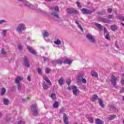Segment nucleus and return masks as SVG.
Returning a JSON list of instances; mask_svg holds the SVG:
<instances>
[{"instance_id": "1", "label": "nucleus", "mask_w": 124, "mask_h": 124, "mask_svg": "<svg viewBox=\"0 0 124 124\" xmlns=\"http://www.w3.org/2000/svg\"><path fill=\"white\" fill-rule=\"evenodd\" d=\"M51 14L54 17H55L57 19H59L60 17L59 15L58 14V11L60 10V8L58 6L51 7L50 8Z\"/></svg>"}, {"instance_id": "2", "label": "nucleus", "mask_w": 124, "mask_h": 124, "mask_svg": "<svg viewBox=\"0 0 124 124\" xmlns=\"http://www.w3.org/2000/svg\"><path fill=\"white\" fill-rule=\"evenodd\" d=\"M119 78L112 75L110 78V82H111V85H113L114 87L117 88L118 86L117 85V81H118Z\"/></svg>"}, {"instance_id": "3", "label": "nucleus", "mask_w": 124, "mask_h": 124, "mask_svg": "<svg viewBox=\"0 0 124 124\" xmlns=\"http://www.w3.org/2000/svg\"><path fill=\"white\" fill-rule=\"evenodd\" d=\"M31 111L33 116H38V108L36 105H32L31 107Z\"/></svg>"}, {"instance_id": "4", "label": "nucleus", "mask_w": 124, "mask_h": 124, "mask_svg": "<svg viewBox=\"0 0 124 124\" xmlns=\"http://www.w3.org/2000/svg\"><path fill=\"white\" fill-rule=\"evenodd\" d=\"M86 38L91 42V43H95V39L94 38L93 36L90 33L86 34Z\"/></svg>"}, {"instance_id": "5", "label": "nucleus", "mask_w": 124, "mask_h": 124, "mask_svg": "<svg viewBox=\"0 0 124 124\" xmlns=\"http://www.w3.org/2000/svg\"><path fill=\"white\" fill-rule=\"evenodd\" d=\"M26 30V27H25V24H19L16 28V31L18 32H22L23 31H25Z\"/></svg>"}, {"instance_id": "6", "label": "nucleus", "mask_w": 124, "mask_h": 124, "mask_svg": "<svg viewBox=\"0 0 124 124\" xmlns=\"http://www.w3.org/2000/svg\"><path fill=\"white\" fill-rule=\"evenodd\" d=\"M83 14H92L93 12H94L95 10H90L87 9L83 8L81 9Z\"/></svg>"}, {"instance_id": "7", "label": "nucleus", "mask_w": 124, "mask_h": 124, "mask_svg": "<svg viewBox=\"0 0 124 124\" xmlns=\"http://www.w3.org/2000/svg\"><path fill=\"white\" fill-rule=\"evenodd\" d=\"M7 31H8V30L4 29L2 30V31L1 32V39H3V40L5 39V36H6V33L7 32Z\"/></svg>"}, {"instance_id": "8", "label": "nucleus", "mask_w": 124, "mask_h": 124, "mask_svg": "<svg viewBox=\"0 0 124 124\" xmlns=\"http://www.w3.org/2000/svg\"><path fill=\"white\" fill-rule=\"evenodd\" d=\"M42 35L46 41H48V40H46V37H48L50 35L49 32L46 30H44L42 32Z\"/></svg>"}, {"instance_id": "9", "label": "nucleus", "mask_w": 124, "mask_h": 124, "mask_svg": "<svg viewBox=\"0 0 124 124\" xmlns=\"http://www.w3.org/2000/svg\"><path fill=\"white\" fill-rule=\"evenodd\" d=\"M27 49L30 51V52L31 54H33V55H37V52H36L35 50H33V49H32V47L28 46Z\"/></svg>"}, {"instance_id": "10", "label": "nucleus", "mask_w": 124, "mask_h": 124, "mask_svg": "<svg viewBox=\"0 0 124 124\" xmlns=\"http://www.w3.org/2000/svg\"><path fill=\"white\" fill-rule=\"evenodd\" d=\"M67 13H68V14H73V13L77 14V13H78V11L74 10V9H68L67 10Z\"/></svg>"}, {"instance_id": "11", "label": "nucleus", "mask_w": 124, "mask_h": 124, "mask_svg": "<svg viewBox=\"0 0 124 124\" xmlns=\"http://www.w3.org/2000/svg\"><path fill=\"white\" fill-rule=\"evenodd\" d=\"M23 77L18 76L16 78L14 81H15V82L17 84H20V82H21V81H23Z\"/></svg>"}, {"instance_id": "12", "label": "nucleus", "mask_w": 124, "mask_h": 124, "mask_svg": "<svg viewBox=\"0 0 124 124\" xmlns=\"http://www.w3.org/2000/svg\"><path fill=\"white\" fill-rule=\"evenodd\" d=\"M72 89H73V94L77 95V93H79V90L77 89V87L76 86H72Z\"/></svg>"}, {"instance_id": "13", "label": "nucleus", "mask_w": 124, "mask_h": 124, "mask_svg": "<svg viewBox=\"0 0 124 124\" xmlns=\"http://www.w3.org/2000/svg\"><path fill=\"white\" fill-rule=\"evenodd\" d=\"M24 65L25 66H27V67H30V62H29V61H28V59H27L26 57H24Z\"/></svg>"}, {"instance_id": "14", "label": "nucleus", "mask_w": 124, "mask_h": 124, "mask_svg": "<svg viewBox=\"0 0 124 124\" xmlns=\"http://www.w3.org/2000/svg\"><path fill=\"white\" fill-rule=\"evenodd\" d=\"M53 64H56V63H58V64H60L62 65V60L58 59L57 60H54L52 62Z\"/></svg>"}, {"instance_id": "15", "label": "nucleus", "mask_w": 124, "mask_h": 124, "mask_svg": "<svg viewBox=\"0 0 124 124\" xmlns=\"http://www.w3.org/2000/svg\"><path fill=\"white\" fill-rule=\"evenodd\" d=\"M63 121L65 124H68V118L66 116V114H64L63 117Z\"/></svg>"}, {"instance_id": "16", "label": "nucleus", "mask_w": 124, "mask_h": 124, "mask_svg": "<svg viewBox=\"0 0 124 124\" xmlns=\"http://www.w3.org/2000/svg\"><path fill=\"white\" fill-rule=\"evenodd\" d=\"M44 79L47 83L48 84H49V85H52V82H51V81H50V79L47 77L45 76L44 77Z\"/></svg>"}, {"instance_id": "17", "label": "nucleus", "mask_w": 124, "mask_h": 124, "mask_svg": "<svg viewBox=\"0 0 124 124\" xmlns=\"http://www.w3.org/2000/svg\"><path fill=\"white\" fill-rule=\"evenodd\" d=\"M98 102H99V104L100 105V106H101V107H102V108H104V105L103 104V101H102V100L100 98L98 99Z\"/></svg>"}, {"instance_id": "18", "label": "nucleus", "mask_w": 124, "mask_h": 124, "mask_svg": "<svg viewBox=\"0 0 124 124\" xmlns=\"http://www.w3.org/2000/svg\"><path fill=\"white\" fill-rule=\"evenodd\" d=\"M72 62V61L69 59H66L64 62L63 63H65V64H71V63Z\"/></svg>"}, {"instance_id": "19", "label": "nucleus", "mask_w": 124, "mask_h": 124, "mask_svg": "<svg viewBox=\"0 0 124 124\" xmlns=\"http://www.w3.org/2000/svg\"><path fill=\"white\" fill-rule=\"evenodd\" d=\"M3 102L4 105H8L9 104V100L8 99L4 98Z\"/></svg>"}, {"instance_id": "20", "label": "nucleus", "mask_w": 124, "mask_h": 124, "mask_svg": "<svg viewBox=\"0 0 124 124\" xmlns=\"http://www.w3.org/2000/svg\"><path fill=\"white\" fill-rule=\"evenodd\" d=\"M43 87L44 90H47L49 88V86H48L45 82H44L43 83Z\"/></svg>"}, {"instance_id": "21", "label": "nucleus", "mask_w": 124, "mask_h": 124, "mask_svg": "<svg viewBox=\"0 0 124 124\" xmlns=\"http://www.w3.org/2000/svg\"><path fill=\"white\" fill-rule=\"evenodd\" d=\"M91 75L93 77H98V75H97V73L94 71H91Z\"/></svg>"}, {"instance_id": "22", "label": "nucleus", "mask_w": 124, "mask_h": 124, "mask_svg": "<svg viewBox=\"0 0 124 124\" xmlns=\"http://www.w3.org/2000/svg\"><path fill=\"white\" fill-rule=\"evenodd\" d=\"M58 82H59V85H63V84H64V80H63V78H61L59 79Z\"/></svg>"}, {"instance_id": "23", "label": "nucleus", "mask_w": 124, "mask_h": 124, "mask_svg": "<svg viewBox=\"0 0 124 124\" xmlns=\"http://www.w3.org/2000/svg\"><path fill=\"white\" fill-rule=\"evenodd\" d=\"M6 92V89L4 88H2L1 89L0 95H4L5 92Z\"/></svg>"}, {"instance_id": "24", "label": "nucleus", "mask_w": 124, "mask_h": 124, "mask_svg": "<svg viewBox=\"0 0 124 124\" xmlns=\"http://www.w3.org/2000/svg\"><path fill=\"white\" fill-rule=\"evenodd\" d=\"M110 29L111 31H117L118 30V27H117V26L115 25H112L110 27Z\"/></svg>"}, {"instance_id": "25", "label": "nucleus", "mask_w": 124, "mask_h": 124, "mask_svg": "<svg viewBox=\"0 0 124 124\" xmlns=\"http://www.w3.org/2000/svg\"><path fill=\"white\" fill-rule=\"evenodd\" d=\"M95 25L98 29H99V30H102L103 27H102V25H101V24H98V23H95Z\"/></svg>"}, {"instance_id": "26", "label": "nucleus", "mask_w": 124, "mask_h": 124, "mask_svg": "<svg viewBox=\"0 0 124 124\" xmlns=\"http://www.w3.org/2000/svg\"><path fill=\"white\" fill-rule=\"evenodd\" d=\"M95 123H96V124H103L102 123V121H101V120L99 119H96Z\"/></svg>"}, {"instance_id": "27", "label": "nucleus", "mask_w": 124, "mask_h": 124, "mask_svg": "<svg viewBox=\"0 0 124 124\" xmlns=\"http://www.w3.org/2000/svg\"><path fill=\"white\" fill-rule=\"evenodd\" d=\"M55 44H56V45H61L62 44V42L60 39H58L56 41H54Z\"/></svg>"}, {"instance_id": "28", "label": "nucleus", "mask_w": 124, "mask_h": 124, "mask_svg": "<svg viewBox=\"0 0 124 124\" xmlns=\"http://www.w3.org/2000/svg\"><path fill=\"white\" fill-rule=\"evenodd\" d=\"M115 118H116V115H110L107 118V119L111 121V120H114Z\"/></svg>"}, {"instance_id": "29", "label": "nucleus", "mask_w": 124, "mask_h": 124, "mask_svg": "<svg viewBox=\"0 0 124 124\" xmlns=\"http://www.w3.org/2000/svg\"><path fill=\"white\" fill-rule=\"evenodd\" d=\"M106 13V11L104 10H103L101 12H97V14H98L99 15H104V14H105Z\"/></svg>"}, {"instance_id": "30", "label": "nucleus", "mask_w": 124, "mask_h": 124, "mask_svg": "<svg viewBox=\"0 0 124 124\" xmlns=\"http://www.w3.org/2000/svg\"><path fill=\"white\" fill-rule=\"evenodd\" d=\"M76 23L77 24V25H78V27L79 29H80V30H81L82 31H83V28H82V26L80 25L79 22H78V21H76Z\"/></svg>"}, {"instance_id": "31", "label": "nucleus", "mask_w": 124, "mask_h": 124, "mask_svg": "<svg viewBox=\"0 0 124 124\" xmlns=\"http://www.w3.org/2000/svg\"><path fill=\"white\" fill-rule=\"evenodd\" d=\"M103 22H104L105 23H111L112 22L111 20H109V19L107 18H103Z\"/></svg>"}, {"instance_id": "32", "label": "nucleus", "mask_w": 124, "mask_h": 124, "mask_svg": "<svg viewBox=\"0 0 124 124\" xmlns=\"http://www.w3.org/2000/svg\"><path fill=\"white\" fill-rule=\"evenodd\" d=\"M7 23V21L6 20H0V25H5Z\"/></svg>"}, {"instance_id": "33", "label": "nucleus", "mask_w": 124, "mask_h": 124, "mask_svg": "<svg viewBox=\"0 0 124 124\" xmlns=\"http://www.w3.org/2000/svg\"><path fill=\"white\" fill-rule=\"evenodd\" d=\"M18 91H21L22 90V84L18 83L17 84Z\"/></svg>"}, {"instance_id": "34", "label": "nucleus", "mask_w": 124, "mask_h": 124, "mask_svg": "<svg viewBox=\"0 0 124 124\" xmlns=\"http://www.w3.org/2000/svg\"><path fill=\"white\" fill-rule=\"evenodd\" d=\"M121 84L122 85L124 84V74H123L121 78Z\"/></svg>"}, {"instance_id": "35", "label": "nucleus", "mask_w": 124, "mask_h": 124, "mask_svg": "<svg viewBox=\"0 0 124 124\" xmlns=\"http://www.w3.org/2000/svg\"><path fill=\"white\" fill-rule=\"evenodd\" d=\"M54 108H58L59 107V103L58 102H55V103L53 104Z\"/></svg>"}, {"instance_id": "36", "label": "nucleus", "mask_w": 124, "mask_h": 124, "mask_svg": "<svg viewBox=\"0 0 124 124\" xmlns=\"http://www.w3.org/2000/svg\"><path fill=\"white\" fill-rule=\"evenodd\" d=\"M97 97H98L97 95H93L92 97L93 101H94V100H95L96 99H97Z\"/></svg>"}, {"instance_id": "37", "label": "nucleus", "mask_w": 124, "mask_h": 124, "mask_svg": "<svg viewBox=\"0 0 124 124\" xmlns=\"http://www.w3.org/2000/svg\"><path fill=\"white\" fill-rule=\"evenodd\" d=\"M25 6H27V7H30V8L31 7V6H32V5L31 3H30L28 2H26L25 3Z\"/></svg>"}, {"instance_id": "38", "label": "nucleus", "mask_w": 124, "mask_h": 124, "mask_svg": "<svg viewBox=\"0 0 124 124\" xmlns=\"http://www.w3.org/2000/svg\"><path fill=\"white\" fill-rule=\"evenodd\" d=\"M83 79V74H80L78 77V80L81 81Z\"/></svg>"}, {"instance_id": "39", "label": "nucleus", "mask_w": 124, "mask_h": 124, "mask_svg": "<svg viewBox=\"0 0 124 124\" xmlns=\"http://www.w3.org/2000/svg\"><path fill=\"white\" fill-rule=\"evenodd\" d=\"M76 4L77 5L78 7L79 8H82V6L81 5V3H80V2H79V1H77L76 2Z\"/></svg>"}, {"instance_id": "40", "label": "nucleus", "mask_w": 124, "mask_h": 124, "mask_svg": "<svg viewBox=\"0 0 124 124\" xmlns=\"http://www.w3.org/2000/svg\"><path fill=\"white\" fill-rule=\"evenodd\" d=\"M7 53V52L4 50V48L1 49V54H2V55H6Z\"/></svg>"}, {"instance_id": "41", "label": "nucleus", "mask_w": 124, "mask_h": 124, "mask_svg": "<svg viewBox=\"0 0 124 124\" xmlns=\"http://www.w3.org/2000/svg\"><path fill=\"white\" fill-rule=\"evenodd\" d=\"M37 72H38L39 75H41V74H42V70L40 68H38Z\"/></svg>"}, {"instance_id": "42", "label": "nucleus", "mask_w": 124, "mask_h": 124, "mask_svg": "<svg viewBox=\"0 0 124 124\" xmlns=\"http://www.w3.org/2000/svg\"><path fill=\"white\" fill-rule=\"evenodd\" d=\"M51 97L52 98V99L54 100V99H56V94L55 93H52L51 95Z\"/></svg>"}, {"instance_id": "43", "label": "nucleus", "mask_w": 124, "mask_h": 124, "mask_svg": "<svg viewBox=\"0 0 124 124\" xmlns=\"http://www.w3.org/2000/svg\"><path fill=\"white\" fill-rule=\"evenodd\" d=\"M51 69H50L49 68H46V73L49 74L50 73V72H51Z\"/></svg>"}, {"instance_id": "44", "label": "nucleus", "mask_w": 124, "mask_h": 124, "mask_svg": "<svg viewBox=\"0 0 124 124\" xmlns=\"http://www.w3.org/2000/svg\"><path fill=\"white\" fill-rule=\"evenodd\" d=\"M88 119L89 122H90L91 124H93V118H88Z\"/></svg>"}, {"instance_id": "45", "label": "nucleus", "mask_w": 124, "mask_h": 124, "mask_svg": "<svg viewBox=\"0 0 124 124\" xmlns=\"http://www.w3.org/2000/svg\"><path fill=\"white\" fill-rule=\"evenodd\" d=\"M38 11L41 14H46V12H45L44 11H42L41 9H39Z\"/></svg>"}, {"instance_id": "46", "label": "nucleus", "mask_w": 124, "mask_h": 124, "mask_svg": "<svg viewBox=\"0 0 124 124\" xmlns=\"http://www.w3.org/2000/svg\"><path fill=\"white\" fill-rule=\"evenodd\" d=\"M106 39H107L108 40H110V36H109V34L107 33L106 35Z\"/></svg>"}, {"instance_id": "47", "label": "nucleus", "mask_w": 124, "mask_h": 124, "mask_svg": "<svg viewBox=\"0 0 124 124\" xmlns=\"http://www.w3.org/2000/svg\"><path fill=\"white\" fill-rule=\"evenodd\" d=\"M18 50H21L22 49H23V46H21V45H19L17 46Z\"/></svg>"}, {"instance_id": "48", "label": "nucleus", "mask_w": 124, "mask_h": 124, "mask_svg": "<svg viewBox=\"0 0 124 124\" xmlns=\"http://www.w3.org/2000/svg\"><path fill=\"white\" fill-rule=\"evenodd\" d=\"M108 19H112V18H114V15H109L108 16Z\"/></svg>"}, {"instance_id": "49", "label": "nucleus", "mask_w": 124, "mask_h": 124, "mask_svg": "<svg viewBox=\"0 0 124 124\" xmlns=\"http://www.w3.org/2000/svg\"><path fill=\"white\" fill-rule=\"evenodd\" d=\"M119 20H120V21H123V22H124V16H119Z\"/></svg>"}, {"instance_id": "50", "label": "nucleus", "mask_w": 124, "mask_h": 124, "mask_svg": "<svg viewBox=\"0 0 124 124\" xmlns=\"http://www.w3.org/2000/svg\"><path fill=\"white\" fill-rule=\"evenodd\" d=\"M81 81L82 83H84V84H86V83H87V80L84 78L81 79Z\"/></svg>"}, {"instance_id": "51", "label": "nucleus", "mask_w": 124, "mask_h": 124, "mask_svg": "<svg viewBox=\"0 0 124 124\" xmlns=\"http://www.w3.org/2000/svg\"><path fill=\"white\" fill-rule=\"evenodd\" d=\"M113 11V10L111 8L108 9V13H111Z\"/></svg>"}, {"instance_id": "52", "label": "nucleus", "mask_w": 124, "mask_h": 124, "mask_svg": "<svg viewBox=\"0 0 124 124\" xmlns=\"http://www.w3.org/2000/svg\"><path fill=\"white\" fill-rule=\"evenodd\" d=\"M43 59H44V62H46V61H49V58H48L43 57Z\"/></svg>"}, {"instance_id": "53", "label": "nucleus", "mask_w": 124, "mask_h": 124, "mask_svg": "<svg viewBox=\"0 0 124 124\" xmlns=\"http://www.w3.org/2000/svg\"><path fill=\"white\" fill-rule=\"evenodd\" d=\"M25 124V121H19L18 123V124Z\"/></svg>"}, {"instance_id": "54", "label": "nucleus", "mask_w": 124, "mask_h": 124, "mask_svg": "<svg viewBox=\"0 0 124 124\" xmlns=\"http://www.w3.org/2000/svg\"><path fill=\"white\" fill-rule=\"evenodd\" d=\"M70 83H71V80L70 79H69L66 81V83L67 85H68V86H69V84H70Z\"/></svg>"}, {"instance_id": "55", "label": "nucleus", "mask_w": 124, "mask_h": 124, "mask_svg": "<svg viewBox=\"0 0 124 124\" xmlns=\"http://www.w3.org/2000/svg\"><path fill=\"white\" fill-rule=\"evenodd\" d=\"M124 87L122 88L120 90V93H124Z\"/></svg>"}, {"instance_id": "56", "label": "nucleus", "mask_w": 124, "mask_h": 124, "mask_svg": "<svg viewBox=\"0 0 124 124\" xmlns=\"http://www.w3.org/2000/svg\"><path fill=\"white\" fill-rule=\"evenodd\" d=\"M6 120L7 121H9V120H10V117H9V116H7Z\"/></svg>"}, {"instance_id": "57", "label": "nucleus", "mask_w": 124, "mask_h": 124, "mask_svg": "<svg viewBox=\"0 0 124 124\" xmlns=\"http://www.w3.org/2000/svg\"><path fill=\"white\" fill-rule=\"evenodd\" d=\"M27 79H28V81H31V76H28L27 77Z\"/></svg>"}, {"instance_id": "58", "label": "nucleus", "mask_w": 124, "mask_h": 124, "mask_svg": "<svg viewBox=\"0 0 124 124\" xmlns=\"http://www.w3.org/2000/svg\"><path fill=\"white\" fill-rule=\"evenodd\" d=\"M104 33H107V31L106 30V28H104Z\"/></svg>"}, {"instance_id": "59", "label": "nucleus", "mask_w": 124, "mask_h": 124, "mask_svg": "<svg viewBox=\"0 0 124 124\" xmlns=\"http://www.w3.org/2000/svg\"><path fill=\"white\" fill-rule=\"evenodd\" d=\"M103 19H104V18H100L99 19V20L101 21L102 22H103Z\"/></svg>"}, {"instance_id": "60", "label": "nucleus", "mask_w": 124, "mask_h": 124, "mask_svg": "<svg viewBox=\"0 0 124 124\" xmlns=\"http://www.w3.org/2000/svg\"><path fill=\"white\" fill-rule=\"evenodd\" d=\"M71 89H72V87H68V90H69V91H70Z\"/></svg>"}, {"instance_id": "61", "label": "nucleus", "mask_w": 124, "mask_h": 124, "mask_svg": "<svg viewBox=\"0 0 124 124\" xmlns=\"http://www.w3.org/2000/svg\"><path fill=\"white\" fill-rule=\"evenodd\" d=\"M46 1H52V0H45Z\"/></svg>"}, {"instance_id": "62", "label": "nucleus", "mask_w": 124, "mask_h": 124, "mask_svg": "<svg viewBox=\"0 0 124 124\" xmlns=\"http://www.w3.org/2000/svg\"><path fill=\"white\" fill-rule=\"evenodd\" d=\"M18 0L19 1H24V0Z\"/></svg>"}, {"instance_id": "63", "label": "nucleus", "mask_w": 124, "mask_h": 124, "mask_svg": "<svg viewBox=\"0 0 124 124\" xmlns=\"http://www.w3.org/2000/svg\"><path fill=\"white\" fill-rule=\"evenodd\" d=\"M123 100H124V96H123Z\"/></svg>"}, {"instance_id": "64", "label": "nucleus", "mask_w": 124, "mask_h": 124, "mask_svg": "<svg viewBox=\"0 0 124 124\" xmlns=\"http://www.w3.org/2000/svg\"><path fill=\"white\" fill-rule=\"evenodd\" d=\"M115 14H118V13H117V12H115Z\"/></svg>"}]
</instances>
